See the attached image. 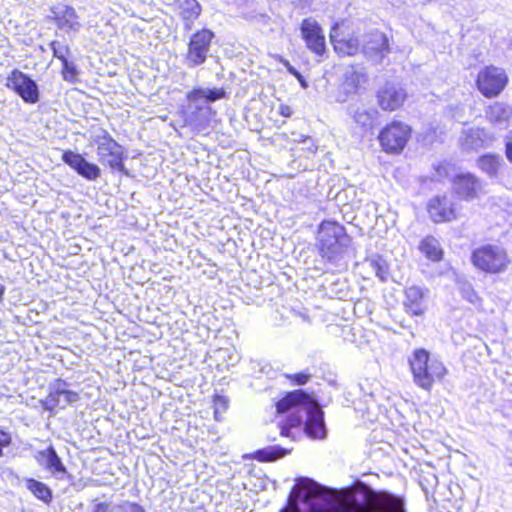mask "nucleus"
<instances>
[{
	"label": "nucleus",
	"instance_id": "24",
	"mask_svg": "<svg viewBox=\"0 0 512 512\" xmlns=\"http://www.w3.org/2000/svg\"><path fill=\"white\" fill-rule=\"evenodd\" d=\"M52 20L59 29L76 31L80 27L78 15L71 6H65L63 10L55 12Z\"/></svg>",
	"mask_w": 512,
	"mask_h": 512
},
{
	"label": "nucleus",
	"instance_id": "21",
	"mask_svg": "<svg viewBox=\"0 0 512 512\" xmlns=\"http://www.w3.org/2000/svg\"><path fill=\"white\" fill-rule=\"evenodd\" d=\"M35 459L40 466L52 474H65L67 472L65 465L52 445L38 451Z\"/></svg>",
	"mask_w": 512,
	"mask_h": 512
},
{
	"label": "nucleus",
	"instance_id": "5",
	"mask_svg": "<svg viewBox=\"0 0 512 512\" xmlns=\"http://www.w3.org/2000/svg\"><path fill=\"white\" fill-rule=\"evenodd\" d=\"M329 38L339 56H355L361 51L359 28L350 18L336 21L330 28Z\"/></svg>",
	"mask_w": 512,
	"mask_h": 512
},
{
	"label": "nucleus",
	"instance_id": "33",
	"mask_svg": "<svg viewBox=\"0 0 512 512\" xmlns=\"http://www.w3.org/2000/svg\"><path fill=\"white\" fill-rule=\"evenodd\" d=\"M49 47L52 51L54 58L58 59L61 63L68 61V57L71 54L70 47L67 44H60L56 40H52L49 43Z\"/></svg>",
	"mask_w": 512,
	"mask_h": 512
},
{
	"label": "nucleus",
	"instance_id": "3",
	"mask_svg": "<svg viewBox=\"0 0 512 512\" xmlns=\"http://www.w3.org/2000/svg\"><path fill=\"white\" fill-rule=\"evenodd\" d=\"M408 364L414 384L426 392H431L435 384L442 383L449 373L444 362L431 356L425 348L414 349Z\"/></svg>",
	"mask_w": 512,
	"mask_h": 512
},
{
	"label": "nucleus",
	"instance_id": "18",
	"mask_svg": "<svg viewBox=\"0 0 512 512\" xmlns=\"http://www.w3.org/2000/svg\"><path fill=\"white\" fill-rule=\"evenodd\" d=\"M403 306L409 316L423 318L427 311L425 291L415 285L407 287L404 290Z\"/></svg>",
	"mask_w": 512,
	"mask_h": 512
},
{
	"label": "nucleus",
	"instance_id": "17",
	"mask_svg": "<svg viewBox=\"0 0 512 512\" xmlns=\"http://www.w3.org/2000/svg\"><path fill=\"white\" fill-rule=\"evenodd\" d=\"M361 51L369 56L382 60L390 51V40L387 34L379 29H374L366 33Z\"/></svg>",
	"mask_w": 512,
	"mask_h": 512
},
{
	"label": "nucleus",
	"instance_id": "15",
	"mask_svg": "<svg viewBox=\"0 0 512 512\" xmlns=\"http://www.w3.org/2000/svg\"><path fill=\"white\" fill-rule=\"evenodd\" d=\"M61 159L79 176L88 181H95L101 176L100 167L93 162L87 161L80 153L67 149L63 151Z\"/></svg>",
	"mask_w": 512,
	"mask_h": 512
},
{
	"label": "nucleus",
	"instance_id": "45",
	"mask_svg": "<svg viewBox=\"0 0 512 512\" xmlns=\"http://www.w3.org/2000/svg\"><path fill=\"white\" fill-rule=\"evenodd\" d=\"M505 154L507 159L512 163V131L510 132L505 145Z\"/></svg>",
	"mask_w": 512,
	"mask_h": 512
},
{
	"label": "nucleus",
	"instance_id": "14",
	"mask_svg": "<svg viewBox=\"0 0 512 512\" xmlns=\"http://www.w3.org/2000/svg\"><path fill=\"white\" fill-rule=\"evenodd\" d=\"M450 182L452 191L459 200L473 201L479 198L482 193L481 181L473 173H457L451 178Z\"/></svg>",
	"mask_w": 512,
	"mask_h": 512
},
{
	"label": "nucleus",
	"instance_id": "34",
	"mask_svg": "<svg viewBox=\"0 0 512 512\" xmlns=\"http://www.w3.org/2000/svg\"><path fill=\"white\" fill-rule=\"evenodd\" d=\"M61 65L62 67L60 73L63 80L69 83L78 82L79 71L76 65L73 62H70L69 60L62 62Z\"/></svg>",
	"mask_w": 512,
	"mask_h": 512
},
{
	"label": "nucleus",
	"instance_id": "44",
	"mask_svg": "<svg viewBox=\"0 0 512 512\" xmlns=\"http://www.w3.org/2000/svg\"><path fill=\"white\" fill-rule=\"evenodd\" d=\"M278 113L285 118H290L293 114V110L289 105L281 104Z\"/></svg>",
	"mask_w": 512,
	"mask_h": 512
},
{
	"label": "nucleus",
	"instance_id": "2",
	"mask_svg": "<svg viewBox=\"0 0 512 512\" xmlns=\"http://www.w3.org/2000/svg\"><path fill=\"white\" fill-rule=\"evenodd\" d=\"M352 238L344 225L336 220L324 219L317 228L316 249L321 259L335 264L351 245Z\"/></svg>",
	"mask_w": 512,
	"mask_h": 512
},
{
	"label": "nucleus",
	"instance_id": "40",
	"mask_svg": "<svg viewBox=\"0 0 512 512\" xmlns=\"http://www.w3.org/2000/svg\"><path fill=\"white\" fill-rule=\"evenodd\" d=\"M12 442L11 434L8 431L0 429V457L3 455V451Z\"/></svg>",
	"mask_w": 512,
	"mask_h": 512
},
{
	"label": "nucleus",
	"instance_id": "36",
	"mask_svg": "<svg viewBox=\"0 0 512 512\" xmlns=\"http://www.w3.org/2000/svg\"><path fill=\"white\" fill-rule=\"evenodd\" d=\"M285 378L291 385L301 386L305 385L311 378V374L307 372H297L293 374H285Z\"/></svg>",
	"mask_w": 512,
	"mask_h": 512
},
{
	"label": "nucleus",
	"instance_id": "31",
	"mask_svg": "<svg viewBox=\"0 0 512 512\" xmlns=\"http://www.w3.org/2000/svg\"><path fill=\"white\" fill-rule=\"evenodd\" d=\"M287 451L280 447H267L256 450L253 454L258 462L266 463L278 460L286 455Z\"/></svg>",
	"mask_w": 512,
	"mask_h": 512
},
{
	"label": "nucleus",
	"instance_id": "23",
	"mask_svg": "<svg viewBox=\"0 0 512 512\" xmlns=\"http://www.w3.org/2000/svg\"><path fill=\"white\" fill-rule=\"evenodd\" d=\"M179 9L184 28L191 30L202 13V6L197 0H181Z\"/></svg>",
	"mask_w": 512,
	"mask_h": 512
},
{
	"label": "nucleus",
	"instance_id": "13",
	"mask_svg": "<svg viewBox=\"0 0 512 512\" xmlns=\"http://www.w3.org/2000/svg\"><path fill=\"white\" fill-rule=\"evenodd\" d=\"M6 87L15 92L25 103L35 104L40 99L36 82L24 72L13 69L6 78Z\"/></svg>",
	"mask_w": 512,
	"mask_h": 512
},
{
	"label": "nucleus",
	"instance_id": "39",
	"mask_svg": "<svg viewBox=\"0 0 512 512\" xmlns=\"http://www.w3.org/2000/svg\"><path fill=\"white\" fill-rule=\"evenodd\" d=\"M214 413L217 414L228 408V400L223 395H214L212 399Z\"/></svg>",
	"mask_w": 512,
	"mask_h": 512
},
{
	"label": "nucleus",
	"instance_id": "43",
	"mask_svg": "<svg viewBox=\"0 0 512 512\" xmlns=\"http://www.w3.org/2000/svg\"><path fill=\"white\" fill-rule=\"evenodd\" d=\"M110 504L108 502H98L93 505L91 512H109Z\"/></svg>",
	"mask_w": 512,
	"mask_h": 512
},
{
	"label": "nucleus",
	"instance_id": "35",
	"mask_svg": "<svg viewBox=\"0 0 512 512\" xmlns=\"http://www.w3.org/2000/svg\"><path fill=\"white\" fill-rule=\"evenodd\" d=\"M300 487L307 491L306 497H316L324 494V488L310 479L302 480Z\"/></svg>",
	"mask_w": 512,
	"mask_h": 512
},
{
	"label": "nucleus",
	"instance_id": "30",
	"mask_svg": "<svg viewBox=\"0 0 512 512\" xmlns=\"http://www.w3.org/2000/svg\"><path fill=\"white\" fill-rule=\"evenodd\" d=\"M376 112L369 109H357L353 116L354 124L363 131L371 130L376 123Z\"/></svg>",
	"mask_w": 512,
	"mask_h": 512
},
{
	"label": "nucleus",
	"instance_id": "49",
	"mask_svg": "<svg viewBox=\"0 0 512 512\" xmlns=\"http://www.w3.org/2000/svg\"><path fill=\"white\" fill-rule=\"evenodd\" d=\"M511 466H512V462H511Z\"/></svg>",
	"mask_w": 512,
	"mask_h": 512
},
{
	"label": "nucleus",
	"instance_id": "46",
	"mask_svg": "<svg viewBox=\"0 0 512 512\" xmlns=\"http://www.w3.org/2000/svg\"><path fill=\"white\" fill-rule=\"evenodd\" d=\"M466 299L472 303H481L482 302L481 297L474 290H471L468 293V296H466Z\"/></svg>",
	"mask_w": 512,
	"mask_h": 512
},
{
	"label": "nucleus",
	"instance_id": "25",
	"mask_svg": "<svg viewBox=\"0 0 512 512\" xmlns=\"http://www.w3.org/2000/svg\"><path fill=\"white\" fill-rule=\"evenodd\" d=\"M502 165L500 155L494 153L483 154L477 159L478 168L490 177L497 176Z\"/></svg>",
	"mask_w": 512,
	"mask_h": 512
},
{
	"label": "nucleus",
	"instance_id": "16",
	"mask_svg": "<svg viewBox=\"0 0 512 512\" xmlns=\"http://www.w3.org/2000/svg\"><path fill=\"white\" fill-rule=\"evenodd\" d=\"M316 399L312 394L301 390H293L286 392L282 398L275 403L277 414H284L291 410L300 412L301 409L306 410L307 407L315 406Z\"/></svg>",
	"mask_w": 512,
	"mask_h": 512
},
{
	"label": "nucleus",
	"instance_id": "11",
	"mask_svg": "<svg viewBox=\"0 0 512 512\" xmlns=\"http://www.w3.org/2000/svg\"><path fill=\"white\" fill-rule=\"evenodd\" d=\"M377 107L384 113L402 110L407 99V91L396 82H385L375 92Z\"/></svg>",
	"mask_w": 512,
	"mask_h": 512
},
{
	"label": "nucleus",
	"instance_id": "37",
	"mask_svg": "<svg viewBox=\"0 0 512 512\" xmlns=\"http://www.w3.org/2000/svg\"><path fill=\"white\" fill-rule=\"evenodd\" d=\"M226 97V91L223 88H213L205 90V100L207 102H214Z\"/></svg>",
	"mask_w": 512,
	"mask_h": 512
},
{
	"label": "nucleus",
	"instance_id": "8",
	"mask_svg": "<svg viewBox=\"0 0 512 512\" xmlns=\"http://www.w3.org/2000/svg\"><path fill=\"white\" fill-rule=\"evenodd\" d=\"M98 161L112 172H119L128 175L125 167L126 155L124 148L119 144L107 130L94 139Z\"/></svg>",
	"mask_w": 512,
	"mask_h": 512
},
{
	"label": "nucleus",
	"instance_id": "4",
	"mask_svg": "<svg viewBox=\"0 0 512 512\" xmlns=\"http://www.w3.org/2000/svg\"><path fill=\"white\" fill-rule=\"evenodd\" d=\"M470 260L477 270L491 275L504 273L511 263L508 251L494 243L476 247L471 252Z\"/></svg>",
	"mask_w": 512,
	"mask_h": 512
},
{
	"label": "nucleus",
	"instance_id": "26",
	"mask_svg": "<svg viewBox=\"0 0 512 512\" xmlns=\"http://www.w3.org/2000/svg\"><path fill=\"white\" fill-rule=\"evenodd\" d=\"M61 386L68 387V383L61 378L54 381V387L49 391L45 400L42 402L44 410L55 412L60 407V397L62 396Z\"/></svg>",
	"mask_w": 512,
	"mask_h": 512
},
{
	"label": "nucleus",
	"instance_id": "41",
	"mask_svg": "<svg viewBox=\"0 0 512 512\" xmlns=\"http://www.w3.org/2000/svg\"><path fill=\"white\" fill-rule=\"evenodd\" d=\"M61 392L67 403H73L79 399V394L75 391L67 389V387L61 386Z\"/></svg>",
	"mask_w": 512,
	"mask_h": 512
},
{
	"label": "nucleus",
	"instance_id": "9",
	"mask_svg": "<svg viewBox=\"0 0 512 512\" xmlns=\"http://www.w3.org/2000/svg\"><path fill=\"white\" fill-rule=\"evenodd\" d=\"M426 212L434 224L452 223L462 216L461 205L447 193L436 194L426 203Z\"/></svg>",
	"mask_w": 512,
	"mask_h": 512
},
{
	"label": "nucleus",
	"instance_id": "42",
	"mask_svg": "<svg viewBox=\"0 0 512 512\" xmlns=\"http://www.w3.org/2000/svg\"><path fill=\"white\" fill-rule=\"evenodd\" d=\"M188 100L196 101L198 99H205V90L202 88H193L186 95Z\"/></svg>",
	"mask_w": 512,
	"mask_h": 512
},
{
	"label": "nucleus",
	"instance_id": "48",
	"mask_svg": "<svg viewBox=\"0 0 512 512\" xmlns=\"http://www.w3.org/2000/svg\"><path fill=\"white\" fill-rule=\"evenodd\" d=\"M5 294V287L0 283V302L3 300Z\"/></svg>",
	"mask_w": 512,
	"mask_h": 512
},
{
	"label": "nucleus",
	"instance_id": "27",
	"mask_svg": "<svg viewBox=\"0 0 512 512\" xmlns=\"http://www.w3.org/2000/svg\"><path fill=\"white\" fill-rule=\"evenodd\" d=\"M366 81L367 77L364 73L353 70L344 75L342 86L346 94H357Z\"/></svg>",
	"mask_w": 512,
	"mask_h": 512
},
{
	"label": "nucleus",
	"instance_id": "20",
	"mask_svg": "<svg viewBox=\"0 0 512 512\" xmlns=\"http://www.w3.org/2000/svg\"><path fill=\"white\" fill-rule=\"evenodd\" d=\"M487 121L501 128H507L512 120V107L504 102H493L485 109Z\"/></svg>",
	"mask_w": 512,
	"mask_h": 512
},
{
	"label": "nucleus",
	"instance_id": "28",
	"mask_svg": "<svg viewBox=\"0 0 512 512\" xmlns=\"http://www.w3.org/2000/svg\"><path fill=\"white\" fill-rule=\"evenodd\" d=\"M303 425V417L300 412H293L284 420L280 421L278 427L282 437L294 439L293 430H300Z\"/></svg>",
	"mask_w": 512,
	"mask_h": 512
},
{
	"label": "nucleus",
	"instance_id": "38",
	"mask_svg": "<svg viewBox=\"0 0 512 512\" xmlns=\"http://www.w3.org/2000/svg\"><path fill=\"white\" fill-rule=\"evenodd\" d=\"M281 62L286 70L298 80L301 87L307 88V82L303 75L297 69H295L288 60H282Z\"/></svg>",
	"mask_w": 512,
	"mask_h": 512
},
{
	"label": "nucleus",
	"instance_id": "47",
	"mask_svg": "<svg viewBox=\"0 0 512 512\" xmlns=\"http://www.w3.org/2000/svg\"><path fill=\"white\" fill-rule=\"evenodd\" d=\"M127 504L130 507L131 512H144V508L136 502H129Z\"/></svg>",
	"mask_w": 512,
	"mask_h": 512
},
{
	"label": "nucleus",
	"instance_id": "32",
	"mask_svg": "<svg viewBox=\"0 0 512 512\" xmlns=\"http://www.w3.org/2000/svg\"><path fill=\"white\" fill-rule=\"evenodd\" d=\"M368 262L376 276L381 281H386L389 271V265L387 261L382 256L377 255L376 257L368 259Z\"/></svg>",
	"mask_w": 512,
	"mask_h": 512
},
{
	"label": "nucleus",
	"instance_id": "29",
	"mask_svg": "<svg viewBox=\"0 0 512 512\" xmlns=\"http://www.w3.org/2000/svg\"><path fill=\"white\" fill-rule=\"evenodd\" d=\"M26 488L36 497L38 500L49 504L52 501V491L43 482L34 478H28L25 480Z\"/></svg>",
	"mask_w": 512,
	"mask_h": 512
},
{
	"label": "nucleus",
	"instance_id": "6",
	"mask_svg": "<svg viewBox=\"0 0 512 512\" xmlns=\"http://www.w3.org/2000/svg\"><path fill=\"white\" fill-rule=\"evenodd\" d=\"M413 134L412 127L398 119L387 122L379 131L377 140L382 152L387 155H400Z\"/></svg>",
	"mask_w": 512,
	"mask_h": 512
},
{
	"label": "nucleus",
	"instance_id": "1",
	"mask_svg": "<svg viewBox=\"0 0 512 512\" xmlns=\"http://www.w3.org/2000/svg\"><path fill=\"white\" fill-rule=\"evenodd\" d=\"M310 512H406V509L402 496L359 483L356 488H346L339 493L334 511L312 506Z\"/></svg>",
	"mask_w": 512,
	"mask_h": 512
},
{
	"label": "nucleus",
	"instance_id": "7",
	"mask_svg": "<svg viewBox=\"0 0 512 512\" xmlns=\"http://www.w3.org/2000/svg\"><path fill=\"white\" fill-rule=\"evenodd\" d=\"M510 82L509 75L503 67L488 64L481 67L474 79L476 90L486 99L498 98Z\"/></svg>",
	"mask_w": 512,
	"mask_h": 512
},
{
	"label": "nucleus",
	"instance_id": "19",
	"mask_svg": "<svg viewBox=\"0 0 512 512\" xmlns=\"http://www.w3.org/2000/svg\"><path fill=\"white\" fill-rule=\"evenodd\" d=\"M305 411L308 415L303 425L305 433L314 439L324 438L326 435L324 415L318 403L316 402L315 406L307 407Z\"/></svg>",
	"mask_w": 512,
	"mask_h": 512
},
{
	"label": "nucleus",
	"instance_id": "22",
	"mask_svg": "<svg viewBox=\"0 0 512 512\" xmlns=\"http://www.w3.org/2000/svg\"><path fill=\"white\" fill-rule=\"evenodd\" d=\"M418 249L431 262L437 263L444 259V250L439 241L432 235L423 237L419 242Z\"/></svg>",
	"mask_w": 512,
	"mask_h": 512
},
{
	"label": "nucleus",
	"instance_id": "12",
	"mask_svg": "<svg viewBox=\"0 0 512 512\" xmlns=\"http://www.w3.org/2000/svg\"><path fill=\"white\" fill-rule=\"evenodd\" d=\"M301 38L306 48L319 60L327 56L326 37L321 25L313 18H304L300 24Z\"/></svg>",
	"mask_w": 512,
	"mask_h": 512
},
{
	"label": "nucleus",
	"instance_id": "10",
	"mask_svg": "<svg viewBox=\"0 0 512 512\" xmlns=\"http://www.w3.org/2000/svg\"><path fill=\"white\" fill-rule=\"evenodd\" d=\"M215 33L206 27L193 32L187 43L185 59L190 67L203 65L210 54Z\"/></svg>",
	"mask_w": 512,
	"mask_h": 512
}]
</instances>
